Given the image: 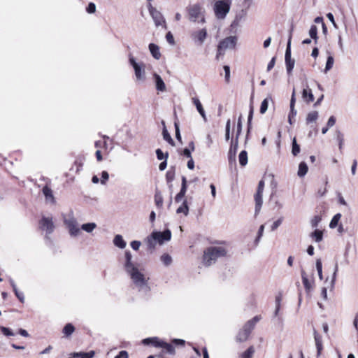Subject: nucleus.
<instances>
[{"label":"nucleus","instance_id":"f257e3e1","mask_svg":"<svg viewBox=\"0 0 358 358\" xmlns=\"http://www.w3.org/2000/svg\"><path fill=\"white\" fill-rule=\"evenodd\" d=\"M123 266L130 277L133 284L139 290H148L149 278L144 274V269L141 268L139 265L133 261V257L129 250L124 252Z\"/></svg>","mask_w":358,"mask_h":358},{"label":"nucleus","instance_id":"f03ea898","mask_svg":"<svg viewBox=\"0 0 358 358\" xmlns=\"http://www.w3.org/2000/svg\"><path fill=\"white\" fill-rule=\"evenodd\" d=\"M171 238V232L170 230L166 229L163 232L153 231L147 237L145 242L148 249L153 250L157 243L159 245H162L164 242L170 241Z\"/></svg>","mask_w":358,"mask_h":358},{"label":"nucleus","instance_id":"7ed1b4c3","mask_svg":"<svg viewBox=\"0 0 358 358\" xmlns=\"http://www.w3.org/2000/svg\"><path fill=\"white\" fill-rule=\"evenodd\" d=\"M188 20L192 22L204 24L206 22L205 8L199 3L189 5L187 8Z\"/></svg>","mask_w":358,"mask_h":358},{"label":"nucleus","instance_id":"20e7f679","mask_svg":"<svg viewBox=\"0 0 358 358\" xmlns=\"http://www.w3.org/2000/svg\"><path fill=\"white\" fill-rule=\"evenodd\" d=\"M226 254L227 251L223 247H210L204 252L203 262L206 266H210L217 258L224 257Z\"/></svg>","mask_w":358,"mask_h":358},{"label":"nucleus","instance_id":"39448f33","mask_svg":"<svg viewBox=\"0 0 358 358\" xmlns=\"http://www.w3.org/2000/svg\"><path fill=\"white\" fill-rule=\"evenodd\" d=\"M231 0L215 1L213 7L214 13L218 20H224L230 11Z\"/></svg>","mask_w":358,"mask_h":358},{"label":"nucleus","instance_id":"423d86ee","mask_svg":"<svg viewBox=\"0 0 358 358\" xmlns=\"http://www.w3.org/2000/svg\"><path fill=\"white\" fill-rule=\"evenodd\" d=\"M64 222L67 227L71 236L76 237L80 235V229L78 227V224L72 212L64 218Z\"/></svg>","mask_w":358,"mask_h":358},{"label":"nucleus","instance_id":"0eeeda50","mask_svg":"<svg viewBox=\"0 0 358 358\" xmlns=\"http://www.w3.org/2000/svg\"><path fill=\"white\" fill-rule=\"evenodd\" d=\"M129 62L134 70L136 80L144 81L145 80V64L143 62H137L131 54L129 55Z\"/></svg>","mask_w":358,"mask_h":358},{"label":"nucleus","instance_id":"6e6552de","mask_svg":"<svg viewBox=\"0 0 358 358\" xmlns=\"http://www.w3.org/2000/svg\"><path fill=\"white\" fill-rule=\"evenodd\" d=\"M236 42L237 38L234 36L227 37L221 41L217 47V57L223 55L226 50L234 48Z\"/></svg>","mask_w":358,"mask_h":358},{"label":"nucleus","instance_id":"1a4fd4ad","mask_svg":"<svg viewBox=\"0 0 358 358\" xmlns=\"http://www.w3.org/2000/svg\"><path fill=\"white\" fill-rule=\"evenodd\" d=\"M148 9L155 25L157 27L162 26L164 29H166V21L161 12H159L156 8L153 7L152 3L148 4Z\"/></svg>","mask_w":358,"mask_h":358},{"label":"nucleus","instance_id":"9d476101","mask_svg":"<svg viewBox=\"0 0 358 358\" xmlns=\"http://www.w3.org/2000/svg\"><path fill=\"white\" fill-rule=\"evenodd\" d=\"M264 189V182L263 180H261L259 182L257 190L255 195V213L256 214L259 213L262 206V203H263L262 195H263Z\"/></svg>","mask_w":358,"mask_h":358},{"label":"nucleus","instance_id":"9b49d317","mask_svg":"<svg viewBox=\"0 0 358 358\" xmlns=\"http://www.w3.org/2000/svg\"><path fill=\"white\" fill-rule=\"evenodd\" d=\"M291 39L292 36L290 35L288 38V42L287 45V48L285 51V65L286 69L288 74H291L294 67L295 61L291 58Z\"/></svg>","mask_w":358,"mask_h":358},{"label":"nucleus","instance_id":"f8f14e48","mask_svg":"<svg viewBox=\"0 0 358 358\" xmlns=\"http://www.w3.org/2000/svg\"><path fill=\"white\" fill-rule=\"evenodd\" d=\"M207 29L202 28L192 32L191 38L194 43L197 45H202L207 38Z\"/></svg>","mask_w":358,"mask_h":358},{"label":"nucleus","instance_id":"ddd939ff","mask_svg":"<svg viewBox=\"0 0 358 358\" xmlns=\"http://www.w3.org/2000/svg\"><path fill=\"white\" fill-rule=\"evenodd\" d=\"M247 14L248 12L246 9H241V10L237 12L235 15L234 20L231 22V27L233 29L239 27L241 22L245 19Z\"/></svg>","mask_w":358,"mask_h":358},{"label":"nucleus","instance_id":"4468645a","mask_svg":"<svg viewBox=\"0 0 358 358\" xmlns=\"http://www.w3.org/2000/svg\"><path fill=\"white\" fill-rule=\"evenodd\" d=\"M41 228L48 234H51L54 230V224L51 217H43L41 221Z\"/></svg>","mask_w":358,"mask_h":358},{"label":"nucleus","instance_id":"2eb2a0df","mask_svg":"<svg viewBox=\"0 0 358 358\" xmlns=\"http://www.w3.org/2000/svg\"><path fill=\"white\" fill-rule=\"evenodd\" d=\"M261 320L260 315H256L252 319L248 321L243 326V329L248 331L249 334L251 333L252 329L255 328L256 324Z\"/></svg>","mask_w":358,"mask_h":358},{"label":"nucleus","instance_id":"dca6fc26","mask_svg":"<svg viewBox=\"0 0 358 358\" xmlns=\"http://www.w3.org/2000/svg\"><path fill=\"white\" fill-rule=\"evenodd\" d=\"M153 77L157 90L159 92H165L166 90V85L161 76L157 73H154Z\"/></svg>","mask_w":358,"mask_h":358},{"label":"nucleus","instance_id":"f3484780","mask_svg":"<svg viewBox=\"0 0 358 358\" xmlns=\"http://www.w3.org/2000/svg\"><path fill=\"white\" fill-rule=\"evenodd\" d=\"M164 341L157 337H151L143 340L144 345H152L156 348H161Z\"/></svg>","mask_w":358,"mask_h":358},{"label":"nucleus","instance_id":"a211bd4d","mask_svg":"<svg viewBox=\"0 0 358 358\" xmlns=\"http://www.w3.org/2000/svg\"><path fill=\"white\" fill-rule=\"evenodd\" d=\"M314 339L315 342V346L317 348V358L321 355L323 347L322 342V337L318 334L316 331H314Z\"/></svg>","mask_w":358,"mask_h":358},{"label":"nucleus","instance_id":"6ab92c4d","mask_svg":"<svg viewBox=\"0 0 358 358\" xmlns=\"http://www.w3.org/2000/svg\"><path fill=\"white\" fill-rule=\"evenodd\" d=\"M302 98L307 103H310L314 101L313 94L312 90L308 87L303 89L302 92Z\"/></svg>","mask_w":358,"mask_h":358},{"label":"nucleus","instance_id":"aec40b11","mask_svg":"<svg viewBox=\"0 0 358 358\" xmlns=\"http://www.w3.org/2000/svg\"><path fill=\"white\" fill-rule=\"evenodd\" d=\"M192 101H193L194 104L195 105L198 112L201 115L203 120L206 122L207 120L206 115L204 109H203L199 99L194 97L192 99Z\"/></svg>","mask_w":358,"mask_h":358},{"label":"nucleus","instance_id":"412c9836","mask_svg":"<svg viewBox=\"0 0 358 358\" xmlns=\"http://www.w3.org/2000/svg\"><path fill=\"white\" fill-rule=\"evenodd\" d=\"M113 244L120 249H124L127 245L126 241L123 239L122 236L120 234H117L114 237Z\"/></svg>","mask_w":358,"mask_h":358},{"label":"nucleus","instance_id":"4be33fe9","mask_svg":"<svg viewBox=\"0 0 358 358\" xmlns=\"http://www.w3.org/2000/svg\"><path fill=\"white\" fill-rule=\"evenodd\" d=\"M149 50L155 59H159L160 58L161 53L159 52L158 45H155V43H150L149 45Z\"/></svg>","mask_w":358,"mask_h":358},{"label":"nucleus","instance_id":"5701e85b","mask_svg":"<svg viewBox=\"0 0 358 358\" xmlns=\"http://www.w3.org/2000/svg\"><path fill=\"white\" fill-rule=\"evenodd\" d=\"M10 285L13 287V289L15 292V296H17V298L21 301V302H24V294L22 292H20L18 291L17 288V286L15 283V282L13 280H10Z\"/></svg>","mask_w":358,"mask_h":358},{"label":"nucleus","instance_id":"b1692460","mask_svg":"<svg viewBox=\"0 0 358 358\" xmlns=\"http://www.w3.org/2000/svg\"><path fill=\"white\" fill-rule=\"evenodd\" d=\"M43 193L47 201H49L52 203L54 202V196L52 194V189L49 188L48 186H45L43 188Z\"/></svg>","mask_w":358,"mask_h":358},{"label":"nucleus","instance_id":"393cba45","mask_svg":"<svg viewBox=\"0 0 358 358\" xmlns=\"http://www.w3.org/2000/svg\"><path fill=\"white\" fill-rule=\"evenodd\" d=\"M319 116L317 111H311L308 113L306 121L307 124H310L312 122H316Z\"/></svg>","mask_w":358,"mask_h":358},{"label":"nucleus","instance_id":"a878e982","mask_svg":"<svg viewBox=\"0 0 358 358\" xmlns=\"http://www.w3.org/2000/svg\"><path fill=\"white\" fill-rule=\"evenodd\" d=\"M308 168L306 162H302L299 165L297 175L299 177H303L308 172Z\"/></svg>","mask_w":358,"mask_h":358},{"label":"nucleus","instance_id":"bb28decb","mask_svg":"<svg viewBox=\"0 0 358 358\" xmlns=\"http://www.w3.org/2000/svg\"><path fill=\"white\" fill-rule=\"evenodd\" d=\"M74 331H75V328L73 326V324L71 323H68L64 326V327L62 330V332L65 336L69 337L70 336L72 335V334L74 332Z\"/></svg>","mask_w":358,"mask_h":358},{"label":"nucleus","instance_id":"cd10ccee","mask_svg":"<svg viewBox=\"0 0 358 358\" xmlns=\"http://www.w3.org/2000/svg\"><path fill=\"white\" fill-rule=\"evenodd\" d=\"M96 228V224L94 222L85 223L81 225V229L83 231L91 233Z\"/></svg>","mask_w":358,"mask_h":358},{"label":"nucleus","instance_id":"c85d7f7f","mask_svg":"<svg viewBox=\"0 0 358 358\" xmlns=\"http://www.w3.org/2000/svg\"><path fill=\"white\" fill-rule=\"evenodd\" d=\"M250 334L248 333V331H246L243 328L238 332L236 339L239 342H243L245 341Z\"/></svg>","mask_w":358,"mask_h":358},{"label":"nucleus","instance_id":"c756f323","mask_svg":"<svg viewBox=\"0 0 358 358\" xmlns=\"http://www.w3.org/2000/svg\"><path fill=\"white\" fill-rule=\"evenodd\" d=\"M162 124H164V122L162 121ZM162 135H163V138L164 139L167 141L169 143H170L171 145H174V142H173V140L172 139L171 135L169 134V133L168 132L165 125H164V128H163V131H162Z\"/></svg>","mask_w":358,"mask_h":358},{"label":"nucleus","instance_id":"7c9ffc66","mask_svg":"<svg viewBox=\"0 0 358 358\" xmlns=\"http://www.w3.org/2000/svg\"><path fill=\"white\" fill-rule=\"evenodd\" d=\"M255 353V348L250 346L245 352L240 355V358H252Z\"/></svg>","mask_w":358,"mask_h":358},{"label":"nucleus","instance_id":"2f4dec72","mask_svg":"<svg viewBox=\"0 0 358 358\" xmlns=\"http://www.w3.org/2000/svg\"><path fill=\"white\" fill-rule=\"evenodd\" d=\"M239 164L244 166L248 164V153L246 151L243 150L240 152L238 156Z\"/></svg>","mask_w":358,"mask_h":358},{"label":"nucleus","instance_id":"473e14b6","mask_svg":"<svg viewBox=\"0 0 358 358\" xmlns=\"http://www.w3.org/2000/svg\"><path fill=\"white\" fill-rule=\"evenodd\" d=\"M161 348H163L165 350L166 353H169L170 355H174L175 354V348L174 347L165 341H163Z\"/></svg>","mask_w":358,"mask_h":358},{"label":"nucleus","instance_id":"72a5a7b5","mask_svg":"<svg viewBox=\"0 0 358 358\" xmlns=\"http://www.w3.org/2000/svg\"><path fill=\"white\" fill-rule=\"evenodd\" d=\"M341 213H337L336 214L333 218L331 219L330 223H329V227L331 229H334L336 228L338 224V222L341 220Z\"/></svg>","mask_w":358,"mask_h":358},{"label":"nucleus","instance_id":"f704fd0d","mask_svg":"<svg viewBox=\"0 0 358 358\" xmlns=\"http://www.w3.org/2000/svg\"><path fill=\"white\" fill-rule=\"evenodd\" d=\"M177 213H183L185 215H187L189 213V208L187 203V201L185 200L182 204L177 209Z\"/></svg>","mask_w":358,"mask_h":358},{"label":"nucleus","instance_id":"c9c22d12","mask_svg":"<svg viewBox=\"0 0 358 358\" xmlns=\"http://www.w3.org/2000/svg\"><path fill=\"white\" fill-rule=\"evenodd\" d=\"M155 203L157 208H162L163 206V197L159 192L155 193Z\"/></svg>","mask_w":358,"mask_h":358},{"label":"nucleus","instance_id":"e433bc0d","mask_svg":"<svg viewBox=\"0 0 358 358\" xmlns=\"http://www.w3.org/2000/svg\"><path fill=\"white\" fill-rule=\"evenodd\" d=\"M160 259L166 266H170L172 263V257L169 254L162 255Z\"/></svg>","mask_w":358,"mask_h":358},{"label":"nucleus","instance_id":"4c0bfd02","mask_svg":"<svg viewBox=\"0 0 358 358\" xmlns=\"http://www.w3.org/2000/svg\"><path fill=\"white\" fill-rule=\"evenodd\" d=\"M238 138H236V140L234 142L233 141H231V148H230V150H229V159H231L232 156L234 157H235V155H236V149L238 148Z\"/></svg>","mask_w":358,"mask_h":358},{"label":"nucleus","instance_id":"58836bf2","mask_svg":"<svg viewBox=\"0 0 358 358\" xmlns=\"http://www.w3.org/2000/svg\"><path fill=\"white\" fill-rule=\"evenodd\" d=\"M310 236L314 238L316 242L318 243L322 240L323 233L320 230H315L311 234Z\"/></svg>","mask_w":358,"mask_h":358},{"label":"nucleus","instance_id":"ea45409f","mask_svg":"<svg viewBox=\"0 0 358 358\" xmlns=\"http://www.w3.org/2000/svg\"><path fill=\"white\" fill-rule=\"evenodd\" d=\"M300 152V146L297 144L296 138L292 140V153L294 156H296Z\"/></svg>","mask_w":358,"mask_h":358},{"label":"nucleus","instance_id":"a19ab883","mask_svg":"<svg viewBox=\"0 0 358 358\" xmlns=\"http://www.w3.org/2000/svg\"><path fill=\"white\" fill-rule=\"evenodd\" d=\"M310 36L317 42V28L315 25H312L309 30Z\"/></svg>","mask_w":358,"mask_h":358},{"label":"nucleus","instance_id":"79ce46f5","mask_svg":"<svg viewBox=\"0 0 358 358\" xmlns=\"http://www.w3.org/2000/svg\"><path fill=\"white\" fill-rule=\"evenodd\" d=\"M334 62V57L332 56H329L327 57V63H326V66H325V69H324V72L325 73L329 71L333 67Z\"/></svg>","mask_w":358,"mask_h":358},{"label":"nucleus","instance_id":"37998d69","mask_svg":"<svg viewBox=\"0 0 358 358\" xmlns=\"http://www.w3.org/2000/svg\"><path fill=\"white\" fill-rule=\"evenodd\" d=\"M302 282L306 288V289L309 290L311 288L310 282H309L305 272H302L301 273Z\"/></svg>","mask_w":358,"mask_h":358},{"label":"nucleus","instance_id":"c03bdc74","mask_svg":"<svg viewBox=\"0 0 358 358\" xmlns=\"http://www.w3.org/2000/svg\"><path fill=\"white\" fill-rule=\"evenodd\" d=\"M316 268L318 273V275L320 280L323 279V275H322V264L320 259H317L316 261Z\"/></svg>","mask_w":358,"mask_h":358},{"label":"nucleus","instance_id":"a18cd8bd","mask_svg":"<svg viewBox=\"0 0 358 358\" xmlns=\"http://www.w3.org/2000/svg\"><path fill=\"white\" fill-rule=\"evenodd\" d=\"M0 330L3 333V334L7 337L13 336L15 334L13 332V331L8 327H1Z\"/></svg>","mask_w":358,"mask_h":358},{"label":"nucleus","instance_id":"49530a36","mask_svg":"<svg viewBox=\"0 0 358 358\" xmlns=\"http://www.w3.org/2000/svg\"><path fill=\"white\" fill-rule=\"evenodd\" d=\"M280 305H281V297L280 296H276L275 298V308L274 311V315L278 316L280 312Z\"/></svg>","mask_w":358,"mask_h":358},{"label":"nucleus","instance_id":"de8ad7c7","mask_svg":"<svg viewBox=\"0 0 358 358\" xmlns=\"http://www.w3.org/2000/svg\"><path fill=\"white\" fill-rule=\"evenodd\" d=\"M157 157L159 160H167L168 159V153L164 154V152L161 150V149L156 150Z\"/></svg>","mask_w":358,"mask_h":358},{"label":"nucleus","instance_id":"09e8293b","mask_svg":"<svg viewBox=\"0 0 358 358\" xmlns=\"http://www.w3.org/2000/svg\"><path fill=\"white\" fill-rule=\"evenodd\" d=\"M268 99H265L262 101V103H261V106H260V113L262 114H264L266 113V111L268 109Z\"/></svg>","mask_w":358,"mask_h":358},{"label":"nucleus","instance_id":"8fccbe9b","mask_svg":"<svg viewBox=\"0 0 358 358\" xmlns=\"http://www.w3.org/2000/svg\"><path fill=\"white\" fill-rule=\"evenodd\" d=\"M223 69L224 71V77L226 83H229L230 81V67L227 65L223 66Z\"/></svg>","mask_w":358,"mask_h":358},{"label":"nucleus","instance_id":"3c124183","mask_svg":"<svg viewBox=\"0 0 358 358\" xmlns=\"http://www.w3.org/2000/svg\"><path fill=\"white\" fill-rule=\"evenodd\" d=\"M230 128H231V120H228L226 123V132H225V140L229 141L230 139Z\"/></svg>","mask_w":358,"mask_h":358},{"label":"nucleus","instance_id":"603ef678","mask_svg":"<svg viewBox=\"0 0 358 358\" xmlns=\"http://www.w3.org/2000/svg\"><path fill=\"white\" fill-rule=\"evenodd\" d=\"M242 131V116L240 115L237 122L236 138H238Z\"/></svg>","mask_w":358,"mask_h":358},{"label":"nucleus","instance_id":"864d4df0","mask_svg":"<svg viewBox=\"0 0 358 358\" xmlns=\"http://www.w3.org/2000/svg\"><path fill=\"white\" fill-rule=\"evenodd\" d=\"M86 11L89 14L94 13L96 12V5L94 3L90 2L86 8Z\"/></svg>","mask_w":358,"mask_h":358},{"label":"nucleus","instance_id":"5fc2aeb1","mask_svg":"<svg viewBox=\"0 0 358 358\" xmlns=\"http://www.w3.org/2000/svg\"><path fill=\"white\" fill-rule=\"evenodd\" d=\"M166 39L167 41V42L171 45H175V40H174V38H173V34H171V32L169 31L166 35Z\"/></svg>","mask_w":358,"mask_h":358},{"label":"nucleus","instance_id":"6e6d98bb","mask_svg":"<svg viewBox=\"0 0 358 358\" xmlns=\"http://www.w3.org/2000/svg\"><path fill=\"white\" fill-rule=\"evenodd\" d=\"M109 178V174L107 171H103L101 173V183L105 185Z\"/></svg>","mask_w":358,"mask_h":358},{"label":"nucleus","instance_id":"4d7b16f0","mask_svg":"<svg viewBox=\"0 0 358 358\" xmlns=\"http://www.w3.org/2000/svg\"><path fill=\"white\" fill-rule=\"evenodd\" d=\"M264 230V225L262 224V225L260 226V227L259 229L258 235H257V237L255 239V243L256 244H257L259 243V241H260L262 236H263Z\"/></svg>","mask_w":358,"mask_h":358},{"label":"nucleus","instance_id":"13d9d810","mask_svg":"<svg viewBox=\"0 0 358 358\" xmlns=\"http://www.w3.org/2000/svg\"><path fill=\"white\" fill-rule=\"evenodd\" d=\"M282 217H280L276 221H275L271 225V231H275L282 222Z\"/></svg>","mask_w":358,"mask_h":358},{"label":"nucleus","instance_id":"bf43d9fd","mask_svg":"<svg viewBox=\"0 0 358 358\" xmlns=\"http://www.w3.org/2000/svg\"><path fill=\"white\" fill-rule=\"evenodd\" d=\"M321 221V217L320 216H315L312 220H311V226L313 227H317L318 224L320 223V222Z\"/></svg>","mask_w":358,"mask_h":358},{"label":"nucleus","instance_id":"052dcab7","mask_svg":"<svg viewBox=\"0 0 358 358\" xmlns=\"http://www.w3.org/2000/svg\"><path fill=\"white\" fill-rule=\"evenodd\" d=\"M131 247L134 250H138L141 245V243L138 241H133L130 243Z\"/></svg>","mask_w":358,"mask_h":358},{"label":"nucleus","instance_id":"680f3d73","mask_svg":"<svg viewBox=\"0 0 358 358\" xmlns=\"http://www.w3.org/2000/svg\"><path fill=\"white\" fill-rule=\"evenodd\" d=\"M327 17L329 19V20L331 22L334 28L337 29L338 26L334 20V15L331 13H329L327 14Z\"/></svg>","mask_w":358,"mask_h":358},{"label":"nucleus","instance_id":"e2e57ef3","mask_svg":"<svg viewBox=\"0 0 358 358\" xmlns=\"http://www.w3.org/2000/svg\"><path fill=\"white\" fill-rule=\"evenodd\" d=\"M337 139L338 141L339 148L341 149L343 147L344 139H343V135L341 133V131H338Z\"/></svg>","mask_w":358,"mask_h":358},{"label":"nucleus","instance_id":"0e129e2a","mask_svg":"<svg viewBox=\"0 0 358 358\" xmlns=\"http://www.w3.org/2000/svg\"><path fill=\"white\" fill-rule=\"evenodd\" d=\"M95 355L94 351H90L89 352H82L80 358H92Z\"/></svg>","mask_w":358,"mask_h":358},{"label":"nucleus","instance_id":"69168bd1","mask_svg":"<svg viewBox=\"0 0 358 358\" xmlns=\"http://www.w3.org/2000/svg\"><path fill=\"white\" fill-rule=\"evenodd\" d=\"M335 123H336V117L334 116H331L327 121V126L328 127L331 128L333 126H334Z\"/></svg>","mask_w":358,"mask_h":358},{"label":"nucleus","instance_id":"338daca9","mask_svg":"<svg viewBox=\"0 0 358 358\" xmlns=\"http://www.w3.org/2000/svg\"><path fill=\"white\" fill-rule=\"evenodd\" d=\"M115 358H129L128 352L125 350H122Z\"/></svg>","mask_w":358,"mask_h":358},{"label":"nucleus","instance_id":"774afa93","mask_svg":"<svg viewBox=\"0 0 358 358\" xmlns=\"http://www.w3.org/2000/svg\"><path fill=\"white\" fill-rule=\"evenodd\" d=\"M353 325L355 327L357 335L358 336V311L355 314V319L353 321Z\"/></svg>","mask_w":358,"mask_h":358}]
</instances>
